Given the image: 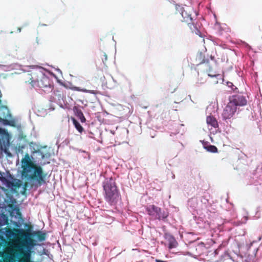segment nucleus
I'll use <instances>...</instances> for the list:
<instances>
[{
    "label": "nucleus",
    "instance_id": "f257e3e1",
    "mask_svg": "<svg viewBox=\"0 0 262 262\" xmlns=\"http://www.w3.org/2000/svg\"><path fill=\"white\" fill-rule=\"evenodd\" d=\"M31 70L26 74V82L32 88L39 87L51 90L50 73L45 68L38 66H31Z\"/></svg>",
    "mask_w": 262,
    "mask_h": 262
},
{
    "label": "nucleus",
    "instance_id": "f03ea898",
    "mask_svg": "<svg viewBox=\"0 0 262 262\" xmlns=\"http://www.w3.org/2000/svg\"><path fill=\"white\" fill-rule=\"evenodd\" d=\"M21 168L23 178L29 180L35 177L39 182H44L45 176L42 173V168L35 163L34 158L28 154H26L21 159Z\"/></svg>",
    "mask_w": 262,
    "mask_h": 262
},
{
    "label": "nucleus",
    "instance_id": "7ed1b4c3",
    "mask_svg": "<svg viewBox=\"0 0 262 262\" xmlns=\"http://www.w3.org/2000/svg\"><path fill=\"white\" fill-rule=\"evenodd\" d=\"M103 189L105 198L110 203H114L119 199V195L115 182L112 178L106 179L104 182Z\"/></svg>",
    "mask_w": 262,
    "mask_h": 262
},
{
    "label": "nucleus",
    "instance_id": "20e7f679",
    "mask_svg": "<svg viewBox=\"0 0 262 262\" xmlns=\"http://www.w3.org/2000/svg\"><path fill=\"white\" fill-rule=\"evenodd\" d=\"M147 211L149 215L155 218L159 219H163L166 218L168 214L164 211L161 212V209L154 205H150L147 207Z\"/></svg>",
    "mask_w": 262,
    "mask_h": 262
},
{
    "label": "nucleus",
    "instance_id": "39448f33",
    "mask_svg": "<svg viewBox=\"0 0 262 262\" xmlns=\"http://www.w3.org/2000/svg\"><path fill=\"white\" fill-rule=\"evenodd\" d=\"M9 135L7 130L0 128V147L5 152L9 145Z\"/></svg>",
    "mask_w": 262,
    "mask_h": 262
},
{
    "label": "nucleus",
    "instance_id": "423d86ee",
    "mask_svg": "<svg viewBox=\"0 0 262 262\" xmlns=\"http://www.w3.org/2000/svg\"><path fill=\"white\" fill-rule=\"evenodd\" d=\"M236 111L235 108L231 103L229 102L224 108L222 116L224 119H229L233 117Z\"/></svg>",
    "mask_w": 262,
    "mask_h": 262
},
{
    "label": "nucleus",
    "instance_id": "0eeeda50",
    "mask_svg": "<svg viewBox=\"0 0 262 262\" xmlns=\"http://www.w3.org/2000/svg\"><path fill=\"white\" fill-rule=\"evenodd\" d=\"M193 12V8L192 5L190 4L189 5H185L181 9V16L184 18V20L188 21L190 20L192 21V18L191 14Z\"/></svg>",
    "mask_w": 262,
    "mask_h": 262
},
{
    "label": "nucleus",
    "instance_id": "6e6552de",
    "mask_svg": "<svg viewBox=\"0 0 262 262\" xmlns=\"http://www.w3.org/2000/svg\"><path fill=\"white\" fill-rule=\"evenodd\" d=\"M229 102L231 103L237 109V106L245 105L247 104V100L243 96L234 95L230 98Z\"/></svg>",
    "mask_w": 262,
    "mask_h": 262
},
{
    "label": "nucleus",
    "instance_id": "1a4fd4ad",
    "mask_svg": "<svg viewBox=\"0 0 262 262\" xmlns=\"http://www.w3.org/2000/svg\"><path fill=\"white\" fill-rule=\"evenodd\" d=\"M206 122L208 125H210L211 127L217 128L219 124L216 118L212 116H208L206 118Z\"/></svg>",
    "mask_w": 262,
    "mask_h": 262
},
{
    "label": "nucleus",
    "instance_id": "9d476101",
    "mask_svg": "<svg viewBox=\"0 0 262 262\" xmlns=\"http://www.w3.org/2000/svg\"><path fill=\"white\" fill-rule=\"evenodd\" d=\"M11 178L10 176L7 173H2L0 172V180L7 187L10 186L9 180Z\"/></svg>",
    "mask_w": 262,
    "mask_h": 262
},
{
    "label": "nucleus",
    "instance_id": "9b49d317",
    "mask_svg": "<svg viewBox=\"0 0 262 262\" xmlns=\"http://www.w3.org/2000/svg\"><path fill=\"white\" fill-rule=\"evenodd\" d=\"M196 60L199 64L208 63V59H205V56L202 52H199L196 55Z\"/></svg>",
    "mask_w": 262,
    "mask_h": 262
},
{
    "label": "nucleus",
    "instance_id": "f8f14e48",
    "mask_svg": "<svg viewBox=\"0 0 262 262\" xmlns=\"http://www.w3.org/2000/svg\"><path fill=\"white\" fill-rule=\"evenodd\" d=\"M70 89H71L73 91L83 92L89 93L93 94H95V92L94 91L88 90L85 89H81V88L77 87V86H72L70 87Z\"/></svg>",
    "mask_w": 262,
    "mask_h": 262
},
{
    "label": "nucleus",
    "instance_id": "ddd939ff",
    "mask_svg": "<svg viewBox=\"0 0 262 262\" xmlns=\"http://www.w3.org/2000/svg\"><path fill=\"white\" fill-rule=\"evenodd\" d=\"M204 148L208 151L212 152V153H216L217 152L218 149L217 148L212 145H209L207 146H204Z\"/></svg>",
    "mask_w": 262,
    "mask_h": 262
},
{
    "label": "nucleus",
    "instance_id": "4468645a",
    "mask_svg": "<svg viewBox=\"0 0 262 262\" xmlns=\"http://www.w3.org/2000/svg\"><path fill=\"white\" fill-rule=\"evenodd\" d=\"M167 238H168V239L169 242V248L170 249L174 248L175 247H176V246L177 245V243L176 242L175 239L172 237H171L170 236H168L167 237Z\"/></svg>",
    "mask_w": 262,
    "mask_h": 262
},
{
    "label": "nucleus",
    "instance_id": "2eb2a0df",
    "mask_svg": "<svg viewBox=\"0 0 262 262\" xmlns=\"http://www.w3.org/2000/svg\"><path fill=\"white\" fill-rule=\"evenodd\" d=\"M72 120L76 128L78 130L79 132L81 133L83 130V128L79 123V122H78L74 118H72Z\"/></svg>",
    "mask_w": 262,
    "mask_h": 262
},
{
    "label": "nucleus",
    "instance_id": "dca6fc26",
    "mask_svg": "<svg viewBox=\"0 0 262 262\" xmlns=\"http://www.w3.org/2000/svg\"><path fill=\"white\" fill-rule=\"evenodd\" d=\"M190 28L193 30V32H195L196 34H198L200 36H201V32L193 25H191Z\"/></svg>",
    "mask_w": 262,
    "mask_h": 262
},
{
    "label": "nucleus",
    "instance_id": "f3484780",
    "mask_svg": "<svg viewBox=\"0 0 262 262\" xmlns=\"http://www.w3.org/2000/svg\"><path fill=\"white\" fill-rule=\"evenodd\" d=\"M78 116L79 117V119H80V120L82 122H85V119L83 114L81 112L78 113Z\"/></svg>",
    "mask_w": 262,
    "mask_h": 262
},
{
    "label": "nucleus",
    "instance_id": "a211bd4d",
    "mask_svg": "<svg viewBox=\"0 0 262 262\" xmlns=\"http://www.w3.org/2000/svg\"><path fill=\"white\" fill-rule=\"evenodd\" d=\"M37 153L39 156H41L42 159L49 157V155L48 154H43V152L41 151H38Z\"/></svg>",
    "mask_w": 262,
    "mask_h": 262
},
{
    "label": "nucleus",
    "instance_id": "6ab92c4d",
    "mask_svg": "<svg viewBox=\"0 0 262 262\" xmlns=\"http://www.w3.org/2000/svg\"><path fill=\"white\" fill-rule=\"evenodd\" d=\"M208 76H210V77H216L217 79L219 78L218 77H220V79L221 80H222V78H221V75L220 74H213V73H211V74H208Z\"/></svg>",
    "mask_w": 262,
    "mask_h": 262
},
{
    "label": "nucleus",
    "instance_id": "aec40b11",
    "mask_svg": "<svg viewBox=\"0 0 262 262\" xmlns=\"http://www.w3.org/2000/svg\"><path fill=\"white\" fill-rule=\"evenodd\" d=\"M208 76H210V77H216L217 79L219 78L218 77H220V79L221 80H222V78H221V75L220 74H213V73H211V74H208Z\"/></svg>",
    "mask_w": 262,
    "mask_h": 262
},
{
    "label": "nucleus",
    "instance_id": "412c9836",
    "mask_svg": "<svg viewBox=\"0 0 262 262\" xmlns=\"http://www.w3.org/2000/svg\"><path fill=\"white\" fill-rule=\"evenodd\" d=\"M179 0H172V3L175 5L176 9L177 11L178 10L179 8V5L177 4L178 2H179Z\"/></svg>",
    "mask_w": 262,
    "mask_h": 262
},
{
    "label": "nucleus",
    "instance_id": "4be33fe9",
    "mask_svg": "<svg viewBox=\"0 0 262 262\" xmlns=\"http://www.w3.org/2000/svg\"><path fill=\"white\" fill-rule=\"evenodd\" d=\"M0 121H2L4 125H9L8 122H9V121L7 120H5V119H2L1 117H0Z\"/></svg>",
    "mask_w": 262,
    "mask_h": 262
},
{
    "label": "nucleus",
    "instance_id": "5701e85b",
    "mask_svg": "<svg viewBox=\"0 0 262 262\" xmlns=\"http://www.w3.org/2000/svg\"><path fill=\"white\" fill-rule=\"evenodd\" d=\"M8 124L9 125L14 126H15V121L14 120H10Z\"/></svg>",
    "mask_w": 262,
    "mask_h": 262
},
{
    "label": "nucleus",
    "instance_id": "b1692460",
    "mask_svg": "<svg viewBox=\"0 0 262 262\" xmlns=\"http://www.w3.org/2000/svg\"><path fill=\"white\" fill-rule=\"evenodd\" d=\"M6 234V235L11 237H15L16 236V235L14 233H11V232H8Z\"/></svg>",
    "mask_w": 262,
    "mask_h": 262
},
{
    "label": "nucleus",
    "instance_id": "393cba45",
    "mask_svg": "<svg viewBox=\"0 0 262 262\" xmlns=\"http://www.w3.org/2000/svg\"><path fill=\"white\" fill-rule=\"evenodd\" d=\"M155 261L156 262H164V261H162V260H159V259H156Z\"/></svg>",
    "mask_w": 262,
    "mask_h": 262
},
{
    "label": "nucleus",
    "instance_id": "a878e982",
    "mask_svg": "<svg viewBox=\"0 0 262 262\" xmlns=\"http://www.w3.org/2000/svg\"><path fill=\"white\" fill-rule=\"evenodd\" d=\"M228 86H234V85H233L232 83H231V82H230V83H228Z\"/></svg>",
    "mask_w": 262,
    "mask_h": 262
},
{
    "label": "nucleus",
    "instance_id": "bb28decb",
    "mask_svg": "<svg viewBox=\"0 0 262 262\" xmlns=\"http://www.w3.org/2000/svg\"><path fill=\"white\" fill-rule=\"evenodd\" d=\"M210 58H211V60H214V56H212V55H211V56H210Z\"/></svg>",
    "mask_w": 262,
    "mask_h": 262
},
{
    "label": "nucleus",
    "instance_id": "cd10ccee",
    "mask_svg": "<svg viewBox=\"0 0 262 262\" xmlns=\"http://www.w3.org/2000/svg\"><path fill=\"white\" fill-rule=\"evenodd\" d=\"M214 253H215V254H218L217 250H215L214 251Z\"/></svg>",
    "mask_w": 262,
    "mask_h": 262
},
{
    "label": "nucleus",
    "instance_id": "c85d7f7f",
    "mask_svg": "<svg viewBox=\"0 0 262 262\" xmlns=\"http://www.w3.org/2000/svg\"><path fill=\"white\" fill-rule=\"evenodd\" d=\"M2 109L4 110L5 111L8 112V110H7V109L6 108H3Z\"/></svg>",
    "mask_w": 262,
    "mask_h": 262
},
{
    "label": "nucleus",
    "instance_id": "c756f323",
    "mask_svg": "<svg viewBox=\"0 0 262 262\" xmlns=\"http://www.w3.org/2000/svg\"><path fill=\"white\" fill-rule=\"evenodd\" d=\"M218 82H219V81L217 80L215 81L216 83H217Z\"/></svg>",
    "mask_w": 262,
    "mask_h": 262
}]
</instances>
